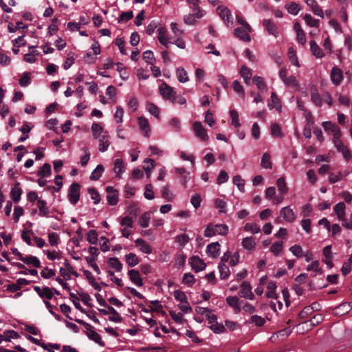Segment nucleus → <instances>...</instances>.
Wrapping results in <instances>:
<instances>
[{
	"instance_id": "nucleus-64",
	"label": "nucleus",
	"mask_w": 352,
	"mask_h": 352,
	"mask_svg": "<svg viewBox=\"0 0 352 352\" xmlns=\"http://www.w3.org/2000/svg\"><path fill=\"white\" fill-rule=\"evenodd\" d=\"M232 87L236 93L239 94L242 98H244V96H245L244 89L238 80H234L232 82Z\"/></svg>"
},
{
	"instance_id": "nucleus-62",
	"label": "nucleus",
	"mask_w": 352,
	"mask_h": 352,
	"mask_svg": "<svg viewBox=\"0 0 352 352\" xmlns=\"http://www.w3.org/2000/svg\"><path fill=\"white\" fill-rule=\"evenodd\" d=\"M19 85L21 87H27L31 83V78L28 72H24L19 79Z\"/></svg>"
},
{
	"instance_id": "nucleus-58",
	"label": "nucleus",
	"mask_w": 352,
	"mask_h": 352,
	"mask_svg": "<svg viewBox=\"0 0 352 352\" xmlns=\"http://www.w3.org/2000/svg\"><path fill=\"white\" fill-rule=\"evenodd\" d=\"M288 12L293 15H297L300 10L299 4L292 2L287 6Z\"/></svg>"
},
{
	"instance_id": "nucleus-57",
	"label": "nucleus",
	"mask_w": 352,
	"mask_h": 352,
	"mask_svg": "<svg viewBox=\"0 0 352 352\" xmlns=\"http://www.w3.org/2000/svg\"><path fill=\"white\" fill-rule=\"evenodd\" d=\"M233 183L236 185L238 189L241 192H244L245 190V180L242 179L240 175H236L233 177Z\"/></svg>"
},
{
	"instance_id": "nucleus-47",
	"label": "nucleus",
	"mask_w": 352,
	"mask_h": 352,
	"mask_svg": "<svg viewBox=\"0 0 352 352\" xmlns=\"http://www.w3.org/2000/svg\"><path fill=\"white\" fill-rule=\"evenodd\" d=\"M307 270L313 272L314 273V276L322 274V270L319 267V261H315L309 265L307 267Z\"/></svg>"
},
{
	"instance_id": "nucleus-40",
	"label": "nucleus",
	"mask_w": 352,
	"mask_h": 352,
	"mask_svg": "<svg viewBox=\"0 0 352 352\" xmlns=\"http://www.w3.org/2000/svg\"><path fill=\"white\" fill-rule=\"evenodd\" d=\"M144 163L148 164L147 166H144V170H145L146 175L148 178H150L151 175V171L155 166V162L153 160L150 158H146L144 160Z\"/></svg>"
},
{
	"instance_id": "nucleus-6",
	"label": "nucleus",
	"mask_w": 352,
	"mask_h": 352,
	"mask_svg": "<svg viewBox=\"0 0 352 352\" xmlns=\"http://www.w3.org/2000/svg\"><path fill=\"white\" fill-rule=\"evenodd\" d=\"M217 14L221 18V19L226 23L227 26H230V24L232 25V13L230 10L223 6H218L217 8Z\"/></svg>"
},
{
	"instance_id": "nucleus-39",
	"label": "nucleus",
	"mask_w": 352,
	"mask_h": 352,
	"mask_svg": "<svg viewBox=\"0 0 352 352\" xmlns=\"http://www.w3.org/2000/svg\"><path fill=\"white\" fill-rule=\"evenodd\" d=\"M23 263L29 265H32L35 267H41V262L39 259L36 256L32 255L26 256Z\"/></svg>"
},
{
	"instance_id": "nucleus-43",
	"label": "nucleus",
	"mask_w": 352,
	"mask_h": 352,
	"mask_svg": "<svg viewBox=\"0 0 352 352\" xmlns=\"http://www.w3.org/2000/svg\"><path fill=\"white\" fill-rule=\"evenodd\" d=\"M126 263L130 267L135 266L139 263V258L133 253H129L125 256Z\"/></svg>"
},
{
	"instance_id": "nucleus-11",
	"label": "nucleus",
	"mask_w": 352,
	"mask_h": 352,
	"mask_svg": "<svg viewBox=\"0 0 352 352\" xmlns=\"http://www.w3.org/2000/svg\"><path fill=\"white\" fill-rule=\"evenodd\" d=\"M263 25L265 27L268 34L273 35L275 38L278 36V28L276 23L271 19H264L263 21Z\"/></svg>"
},
{
	"instance_id": "nucleus-9",
	"label": "nucleus",
	"mask_w": 352,
	"mask_h": 352,
	"mask_svg": "<svg viewBox=\"0 0 352 352\" xmlns=\"http://www.w3.org/2000/svg\"><path fill=\"white\" fill-rule=\"evenodd\" d=\"M189 264L196 272H201L206 268V263L197 256H192L189 258Z\"/></svg>"
},
{
	"instance_id": "nucleus-61",
	"label": "nucleus",
	"mask_w": 352,
	"mask_h": 352,
	"mask_svg": "<svg viewBox=\"0 0 352 352\" xmlns=\"http://www.w3.org/2000/svg\"><path fill=\"white\" fill-rule=\"evenodd\" d=\"M170 127L175 132L180 131V120L177 118H173L168 122Z\"/></svg>"
},
{
	"instance_id": "nucleus-3",
	"label": "nucleus",
	"mask_w": 352,
	"mask_h": 352,
	"mask_svg": "<svg viewBox=\"0 0 352 352\" xmlns=\"http://www.w3.org/2000/svg\"><path fill=\"white\" fill-rule=\"evenodd\" d=\"M192 129L195 136L201 142H207L208 135L206 129L204 127L201 122L196 121L192 124Z\"/></svg>"
},
{
	"instance_id": "nucleus-31",
	"label": "nucleus",
	"mask_w": 352,
	"mask_h": 352,
	"mask_svg": "<svg viewBox=\"0 0 352 352\" xmlns=\"http://www.w3.org/2000/svg\"><path fill=\"white\" fill-rule=\"evenodd\" d=\"M240 74L241 77L243 78L245 83L249 85L252 77V72L250 69L243 65L241 68Z\"/></svg>"
},
{
	"instance_id": "nucleus-15",
	"label": "nucleus",
	"mask_w": 352,
	"mask_h": 352,
	"mask_svg": "<svg viewBox=\"0 0 352 352\" xmlns=\"http://www.w3.org/2000/svg\"><path fill=\"white\" fill-rule=\"evenodd\" d=\"M86 329L88 330L87 336L89 339L98 343L99 345L103 346L104 342L101 340L100 336L94 329L89 324H86Z\"/></svg>"
},
{
	"instance_id": "nucleus-21",
	"label": "nucleus",
	"mask_w": 352,
	"mask_h": 352,
	"mask_svg": "<svg viewBox=\"0 0 352 352\" xmlns=\"http://www.w3.org/2000/svg\"><path fill=\"white\" fill-rule=\"evenodd\" d=\"M206 251L208 254L212 257L217 258L219 255L220 245L218 242L212 243L207 245Z\"/></svg>"
},
{
	"instance_id": "nucleus-33",
	"label": "nucleus",
	"mask_w": 352,
	"mask_h": 352,
	"mask_svg": "<svg viewBox=\"0 0 352 352\" xmlns=\"http://www.w3.org/2000/svg\"><path fill=\"white\" fill-rule=\"evenodd\" d=\"M46 205H47V203L44 200L40 199L37 201V207L39 210V215H41L42 217H47L48 216V214L50 213V210Z\"/></svg>"
},
{
	"instance_id": "nucleus-63",
	"label": "nucleus",
	"mask_w": 352,
	"mask_h": 352,
	"mask_svg": "<svg viewBox=\"0 0 352 352\" xmlns=\"http://www.w3.org/2000/svg\"><path fill=\"white\" fill-rule=\"evenodd\" d=\"M289 251L298 258H301L303 256L302 248L298 245L291 246L289 248Z\"/></svg>"
},
{
	"instance_id": "nucleus-60",
	"label": "nucleus",
	"mask_w": 352,
	"mask_h": 352,
	"mask_svg": "<svg viewBox=\"0 0 352 352\" xmlns=\"http://www.w3.org/2000/svg\"><path fill=\"white\" fill-rule=\"evenodd\" d=\"M87 240L91 244H96L98 241V233L95 230H89L87 234Z\"/></svg>"
},
{
	"instance_id": "nucleus-32",
	"label": "nucleus",
	"mask_w": 352,
	"mask_h": 352,
	"mask_svg": "<svg viewBox=\"0 0 352 352\" xmlns=\"http://www.w3.org/2000/svg\"><path fill=\"white\" fill-rule=\"evenodd\" d=\"M104 170V166L102 164H98L96 168L92 171L90 175V179L92 181L98 180L102 176Z\"/></svg>"
},
{
	"instance_id": "nucleus-1",
	"label": "nucleus",
	"mask_w": 352,
	"mask_h": 352,
	"mask_svg": "<svg viewBox=\"0 0 352 352\" xmlns=\"http://www.w3.org/2000/svg\"><path fill=\"white\" fill-rule=\"evenodd\" d=\"M191 13L186 14L183 17V21L188 25H195L197 20L203 18L206 14V11L201 8L199 5L190 8Z\"/></svg>"
},
{
	"instance_id": "nucleus-29",
	"label": "nucleus",
	"mask_w": 352,
	"mask_h": 352,
	"mask_svg": "<svg viewBox=\"0 0 352 352\" xmlns=\"http://www.w3.org/2000/svg\"><path fill=\"white\" fill-rule=\"evenodd\" d=\"M241 244L243 248L250 251L254 250L256 247V241L252 236H248L244 238L242 240Z\"/></svg>"
},
{
	"instance_id": "nucleus-25",
	"label": "nucleus",
	"mask_w": 352,
	"mask_h": 352,
	"mask_svg": "<svg viewBox=\"0 0 352 352\" xmlns=\"http://www.w3.org/2000/svg\"><path fill=\"white\" fill-rule=\"evenodd\" d=\"M351 309L350 303H342L334 309V314L338 316H343L349 313Z\"/></svg>"
},
{
	"instance_id": "nucleus-35",
	"label": "nucleus",
	"mask_w": 352,
	"mask_h": 352,
	"mask_svg": "<svg viewBox=\"0 0 352 352\" xmlns=\"http://www.w3.org/2000/svg\"><path fill=\"white\" fill-rule=\"evenodd\" d=\"M349 171L344 170L343 172H339L338 174L331 173L329 176V180L331 184H335L342 179H344L349 175Z\"/></svg>"
},
{
	"instance_id": "nucleus-56",
	"label": "nucleus",
	"mask_w": 352,
	"mask_h": 352,
	"mask_svg": "<svg viewBox=\"0 0 352 352\" xmlns=\"http://www.w3.org/2000/svg\"><path fill=\"white\" fill-rule=\"evenodd\" d=\"M323 320V317L321 314H316L311 318L309 321H306L302 324L307 326H315L320 324Z\"/></svg>"
},
{
	"instance_id": "nucleus-19",
	"label": "nucleus",
	"mask_w": 352,
	"mask_h": 352,
	"mask_svg": "<svg viewBox=\"0 0 352 352\" xmlns=\"http://www.w3.org/2000/svg\"><path fill=\"white\" fill-rule=\"evenodd\" d=\"M267 105L270 109H276L279 113L281 111L280 100L274 92L271 94V98Z\"/></svg>"
},
{
	"instance_id": "nucleus-36",
	"label": "nucleus",
	"mask_w": 352,
	"mask_h": 352,
	"mask_svg": "<svg viewBox=\"0 0 352 352\" xmlns=\"http://www.w3.org/2000/svg\"><path fill=\"white\" fill-rule=\"evenodd\" d=\"M252 80L261 91H265L267 90V85L262 77L255 76L253 77Z\"/></svg>"
},
{
	"instance_id": "nucleus-49",
	"label": "nucleus",
	"mask_w": 352,
	"mask_h": 352,
	"mask_svg": "<svg viewBox=\"0 0 352 352\" xmlns=\"http://www.w3.org/2000/svg\"><path fill=\"white\" fill-rule=\"evenodd\" d=\"M151 219V214L150 212H147L142 214V216L139 219V224L140 226L143 228H146L149 225V221Z\"/></svg>"
},
{
	"instance_id": "nucleus-2",
	"label": "nucleus",
	"mask_w": 352,
	"mask_h": 352,
	"mask_svg": "<svg viewBox=\"0 0 352 352\" xmlns=\"http://www.w3.org/2000/svg\"><path fill=\"white\" fill-rule=\"evenodd\" d=\"M121 232L122 236L128 238L131 234V229L133 228V220L129 216H125L120 219Z\"/></svg>"
},
{
	"instance_id": "nucleus-46",
	"label": "nucleus",
	"mask_w": 352,
	"mask_h": 352,
	"mask_svg": "<svg viewBox=\"0 0 352 352\" xmlns=\"http://www.w3.org/2000/svg\"><path fill=\"white\" fill-rule=\"evenodd\" d=\"M304 20L306 24L311 28H318L319 27V21L316 19H314L309 14H306L304 16Z\"/></svg>"
},
{
	"instance_id": "nucleus-50",
	"label": "nucleus",
	"mask_w": 352,
	"mask_h": 352,
	"mask_svg": "<svg viewBox=\"0 0 352 352\" xmlns=\"http://www.w3.org/2000/svg\"><path fill=\"white\" fill-rule=\"evenodd\" d=\"M214 229H215L214 235L219 234L225 236L228 232V227L226 224H217L213 225Z\"/></svg>"
},
{
	"instance_id": "nucleus-28",
	"label": "nucleus",
	"mask_w": 352,
	"mask_h": 352,
	"mask_svg": "<svg viewBox=\"0 0 352 352\" xmlns=\"http://www.w3.org/2000/svg\"><path fill=\"white\" fill-rule=\"evenodd\" d=\"M135 245L139 248L140 250L145 254H151L152 249L150 245L146 243L142 239H138L135 241Z\"/></svg>"
},
{
	"instance_id": "nucleus-42",
	"label": "nucleus",
	"mask_w": 352,
	"mask_h": 352,
	"mask_svg": "<svg viewBox=\"0 0 352 352\" xmlns=\"http://www.w3.org/2000/svg\"><path fill=\"white\" fill-rule=\"evenodd\" d=\"M243 230L245 232H250L252 234H257L261 231L260 226L255 223H247L244 226Z\"/></svg>"
},
{
	"instance_id": "nucleus-16",
	"label": "nucleus",
	"mask_w": 352,
	"mask_h": 352,
	"mask_svg": "<svg viewBox=\"0 0 352 352\" xmlns=\"http://www.w3.org/2000/svg\"><path fill=\"white\" fill-rule=\"evenodd\" d=\"M333 144H334L336 148H337V150L339 152H341L342 153L343 157L346 160L350 159L351 153H350L349 149L347 148V147L346 146H344V144H343L340 138H338L337 140L336 139L333 140Z\"/></svg>"
},
{
	"instance_id": "nucleus-10",
	"label": "nucleus",
	"mask_w": 352,
	"mask_h": 352,
	"mask_svg": "<svg viewBox=\"0 0 352 352\" xmlns=\"http://www.w3.org/2000/svg\"><path fill=\"white\" fill-rule=\"evenodd\" d=\"M99 142L98 150L100 152L104 153L107 151L111 142L108 131H105L104 135H100L99 138H96Z\"/></svg>"
},
{
	"instance_id": "nucleus-17",
	"label": "nucleus",
	"mask_w": 352,
	"mask_h": 352,
	"mask_svg": "<svg viewBox=\"0 0 352 352\" xmlns=\"http://www.w3.org/2000/svg\"><path fill=\"white\" fill-rule=\"evenodd\" d=\"M280 214L283 219L287 223H292L296 219V215L293 210L289 206L283 207L280 210Z\"/></svg>"
},
{
	"instance_id": "nucleus-20",
	"label": "nucleus",
	"mask_w": 352,
	"mask_h": 352,
	"mask_svg": "<svg viewBox=\"0 0 352 352\" xmlns=\"http://www.w3.org/2000/svg\"><path fill=\"white\" fill-rule=\"evenodd\" d=\"M333 211L337 219L340 221L346 216V206L344 202H339L333 207Z\"/></svg>"
},
{
	"instance_id": "nucleus-18",
	"label": "nucleus",
	"mask_w": 352,
	"mask_h": 352,
	"mask_svg": "<svg viewBox=\"0 0 352 352\" xmlns=\"http://www.w3.org/2000/svg\"><path fill=\"white\" fill-rule=\"evenodd\" d=\"M113 170L116 177L121 178L122 173L125 171V165L122 159H116L114 161Z\"/></svg>"
},
{
	"instance_id": "nucleus-59",
	"label": "nucleus",
	"mask_w": 352,
	"mask_h": 352,
	"mask_svg": "<svg viewBox=\"0 0 352 352\" xmlns=\"http://www.w3.org/2000/svg\"><path fill=\"white\" fill-rule=\"evenodd\" d=\"M270 250L275 256H278L283 250V242H275L272 245Z\"/></svg>"
},
{
	"instance_id": "nucleus-34",
	"label": "nucleus",
	"mask_w": 352,
	"mask_h": 352,
	"mask_svg": "<svg viewBox=\"0 0 352 352\" xmlns=\"http://www.w3.org/2000/svg\"><path fill=\"white\" fill-rule=\"evenodd\" d=\"M239 299L236 296H228L226 298V302L232 308L234 309L235 312L238 313L240 311L241 308L239 307Z\"/></svg>"
},
{
	"instance_id": "nucleus-24",
	"label": "nucleus",
	"mask_w": 352,
	"mask_h": 352,
	"mask_svg": "<svg viewBox=\"0 0 352 352\" xmlns=\"http://www.w3.org/2000/svg\"><path fill=\"white\" fill-rule=\"evenodd\" d=\"M130 280L137 286L140 287L143 285L142 280L138 271L131 270L128 272Z\"/></svg>"
},
{
	"instance_id": "nucleus-48",
	"label": "nucleus",
	"mask_w": 352,
	"mask_h": 352,
	"mask_svg": "<svg viewBox=\"0 0 352 352\" xmlns=\"http://www.w3.org/2000/svg\"><path fill=\"white\" fill-rule=\"evenodd\" d=\"M40 56L38 51H30V53L25 54L23 56V60L28 63H34L36 61L35 56Z\"/></svg>"
},
{
	"instance_id": "nucleus-38",
	"label": "nucleus",
	"mask_w": 352,
	"mask_h": 352,
	"mask_svg": "<svg viewBox=\"0 0 352 352\" xmlns=\"http://www.w3.org/2000/svg\"><path fill=\"white\" fill-rule=\"evenodd\" d=\"M176 74L178 80L182 83L186 82L189 80L187 72L183 67L177 68L176 71Z\"/></svg>"
},
{
	"instance_id": "nucleus-37",
	"label": "nucleus",
	"mask_w": 352,
	"mask_h": 352,
	"mask_svg": "<svg viewBox=\"0 0 352 352\" xmlns=\"http://www.w3.org/2000/svg\"><path fill=\"white\" fill-rule=\"evenodd\" d=\"M107 309L111 314L109 317V320L115 322H120L122 321V317L118 313V311L111 306H107Z\"/></svg>"
},
{
	"instance_id": "nucleus-52",
	"label": "nucleus",
	"mask_w": 352,
	"mask_h": 352,
	"mask_svg": "<svg viewBox=\"0 0 352 352\" xmlns=\"http://www.w3.org/2000/svg\"><path fill=\"white\" fill-rule=\"evenodd\" d=\"M108 264L117 272H120L122 269V264L117 258H110L108 261Z\"/></svg>"
},
{
	"instance_id": "nucleus-30",
	"label": "nucleus",
	"mask_w": 352,
	"mask_h": 352,
	"mask_svg": "<svg viewBox=\"0 0 352 352\" xmlns=\"http://www.w3.org/2000/svg\"><path fill=\"white\" fill-rule=\"evenodd\" d=\"M106 131L103 129V127L98 123L94 122L91 125V132L94 139L99 138L100 135H104Z\"/></svg>"
},
{
	"instance_id": "nucleus-14",
	"label": "nucleus",
	"mask_w": 352,
	"mask_h": 352,
	"mask_svg": "<svg viewBox=\"0 0 352 352\" xmlns=\"http://www.w3.org/2000/svg\"><path fill=\"white\" fill-rule=\"evenodd\" d=\"M157 39L159 42L164 46L168 47V44L171 43L172 41L170 38L167 36V30L164 27H160L157 29Z\"/></svg>"
},
{
	"instance_id": "nucleus-51",
	"label": "nucleus",
	"mask_w": 352,
	"mask_h": 352,
	"mask_svg": "<svg viewBox=\"0 0 352 352\" xmlns=\"http://www.w3.org/2000/svg\"><path fill=\"white\" fill-rule=\"evenodd\" d=\"M276 185L278 190L282 193V195H285L287 192L288 188L284 177H282L278 178L276 181Z\"/></svg>"
},
{
	"instance_id": "nucleus-12",
	"label": "nucleus",
	"mask_w": 352,
	"mask_h": 352,
	"mask_svg": "<svg viewBox=\"0 0 352 352\" xmlns=\"http://www.w3.org/2000/svg\"><path fill=\"white\" fill-rule=\"evenodd\" d=\"M107 202L111 206H115L118 201V192L112 186L106 188Z\"/></svg>"
},
{
	"instance_id": "nucleus-45",
	"label": "nucleus",
	"mask_w": 352,
	"mask_h": 352,
	"mask_svg": "<svg viewBox=\"0 0 352 352\" xmlns=\"http://www.w3.org/2000/svg\"><path fill=\"white\" fill-rule=\"evenodd\" d=\"M287 54H288V57H289V59L290 62L293 65L296 66L297 67H300V63L298 62V57L296 56V51L294 50V47H290L288 49V53Z\"/></svg>"
},
{
	"instance_id": "nucleus-23",
	"label": "nucleus",
	"mask_w": 352,
	"mask_h": 352,
	"mask_svg": "<svg viewBox=\"0 0 352 352\" xmlns=\"http://www.w3.org/2000/svg\"><path fill=\"white\" fill-rule=\"evenodd\" d=\"M19 185V182L16 183L10 191V196L14 203H18L21 199L22 189L20 188Z\"/></svg>"
},
{
	"instance_id": "nucleus-13",
	"label": "nucleus",
	"mask_w": 352,
	"mask_h": 352,
	"mask_svg": "<svg viewBox=\"0 0 352 352\" xmlns=\"http://www.w3.org/2000/svg\"><path fill=\"white\" fill-rule=\"evenodd\" d=\"M138 123L141 132L145 137L148 138L151 133V128L148 120L143 116H140L138 118Z\"/></svg>"
},
{
	"instance_id": "nucleus-7",
	"label": "nucleus",
	"mask_w": 352,
	"mask_h": 352,
	"mask_svg": "<svg viewBox=\"0 0 352 352\" xmlns=\"http://www.w3.org/2000/svg\"><path fill=\"white\" fill-rule=\"evenodd\" d=\"M239 294L241 297L248 300H253L254 298V296L252 292L251 285L247 281H243L241 284Z\"/></svg>"
},
{
	"instance_id": "nucleus-41",
	"label": "nucleus",
	"mask_w": 352,
	"mask_h": 352,
	"mask_svg": "<svg viewBox=\"0 0 352 352\" xmlns=\"http://www.w3.org/2000/svg\"><path fill=\"white\" fill-rule=\"evenodd\" d=\"M218 268L219 270L220 278L221 279H226L230 275V270L229 267L223 263H219L218 265Z\"/></svg>"
},
{
	"instance_id": "nucleus-8",
	"label": "nucleus",
	"mask_w": 352,
	"mask_h": 352,
	"mask_svg": "<svg viewBox=\"0 0 352 352\" xmlns=\"http://www.w3.org/2000/svg\"><path fill=\"white\" fill-rule=\"evenodd\" d=\"M331 82L336 85L338 86L341 84L343 80L344 76L343 72L338 67L335 66L332 68L331 72Z\"/></svg>"
},
{
	"instance_id": "nucleus-27",
	"label": "nucleus",
	"mask_w": 352,
	"mask_h": 352,
	"mask_svg": "<svg viewBox=\"0 0 352 352\" xmlns=\"http://www.w3.org/2000/svg\"><path fill=\"white\" fill-rule=\"evenodd\" d=\"M248 32L249 31L247 29L245 30L243 28H237L234 30V35L241 40L248 42L250 41V36Z\"/></svg>"
},
{
	"instance_id": "nucleus-5",
	"label": "nucleus",
	"mask_w": 352,
	"mask_h": 352,
	"mask_svg": "<svg viewBox=\"0 0 352 352\" xmlns=\"http://www.w3.org/2000/svg\"><path fill=\"white\" fill-rule=\"evenodd\" d=\"M159 89L160 93L163 97V98L170 102L172 101V100L173 99L174 96L176 94L175 91H174V89L165 82H163L160 85Z\"/></svg>"
},
{
	"instance_id": "nucleus-55",
	"label": "nucleus",
	"mask_w": 352,
	"mask_h": 352,
	"mask_svg": "<svg viewBox=\"0 0 352 352\" xmlns=\"http://www.w3.org/2000/svg\"><path fill=\"white\" fill-rule=\"evenodd\" d=\"M106 94L109 96V99L111 102H116V89L113 85H109L106 90Z\"/></svg>"
},
{
	"instance_id": "nucleus-54",
	"label": "nucleus",
	"mask_w": 352,
	"mask_h": 352,
	"mask_svg": "<svg viewBox=\"0 0 352 352\" xmlns=\"http://www.w3.org/2000/svg\"><path fill=\"white\" fill-rule=\"evenodd\" d=\"M230 116L231 118V124L235 127H239L241 124L239 122L238 112L234 109H232L230 111Z\"/></svg>"
},
{
	"instance_id": "nucleus-4",
	"label": "nucleus",
	"mask_w": 352,
	"mask_h": 352,
	"mask_svg": "<svg viewBox=\"0 0 352 352\" xmlns=\"http://www.w3.org/2000/svg\"><path fill=\"white\" fill-rule=\"evenodd\" d=\"M80 186L77 183H73L68 190V199L69 202L75 205L79 200Z\"/></svg>"
},
{
	"instance_id": "nucleus-22",
	"label": "nucleus",
	"mask_w": 352,
	"mask_h": 352,
	"mask_svg": "<svg viewBox=\"0 0 352 352\" xmlns=\"http://www.w3.org/2000/svg\"><path fill=\"white\" fill-rule=\"evenodd\" d=\"M310 50L312 54L317 58H322L324 56V53L320 47L316 43L315 41H310Z\"/></svg>"
},
{
	"instance_id": "nucleus-53",
	"label": "nucleus",
	"mask_w": 352,
	"mask_h": 352,
	"mask_svg": "<svg viewBox=\"0 0 352 352\" xmlns=\"http://www.w3.org/2000/svg\"><path fill=\"white\" fill-rule=\"evenodd\" d=\"M261 165L264 168H272V162L269 153H263L261 157Z\"/></svg>"
},
{
	"instance_id": "nucleus-44",
	"label": "nucleus",
	"mask_w": 352,
	"mask_h": 352,
	"mask_svg": "<svg viewBox=\"0 0 352 352\" xmlns=\"http://www.w3.org/2000/svg\"><path fill=\"white\" fill-rule=\"evenodd\" d=\"M50 174L51 166L47 163H45L38 170V175L41 177H48Z\"/></svg>"
},
{
	"instance_id": "nucleus-26",
	"label": "nucleus",
	"mask_w": 352,
	"mask_h": 352,
	"mask_svg": "<svg viewBox=\"0 0 352 352\" xmlns=\"http://www.w3.org/2000/svg\"><path fill=\"white\" fill-rule=\"evenodd\" d=\"M311 100L317 107H320L322 105V98L318 90L313 87L311 89Z\"/></svg>"
}]
</instances>
